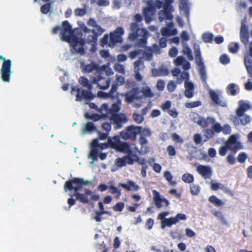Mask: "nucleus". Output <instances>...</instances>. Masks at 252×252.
<instances>
[{
  "mask_svg": "<svg viewBox=\"0 0 252 252\" xmlns=\"http://www.w3.org/2000/svg\"><path fill=\"white\" fill-rule=\"evenodd\" d=\"M147 4V6L143 10V14L145 22L150 24L153 20L152 17L156 13V10L153 0H143Z\"/></svg>",
  "mask_w": 252,
  "mask_h": 252,
  "instance_id": "obj_6",
  "label": "nucleus"
},
{
  "mask_svg": "<svg viewBox=\"0 0 252 252\" xmlns=\"http://www.w3.org/2000/svg\"><path fill=\"white\" fill-rule=\"evenodd\" d=\"M179 8L180 14L185 16L188 23H189L190 4L189 0H179Z\"/></svg>",
  "mask_w": 252,
  "mask_h": 252,
  "instance_id": "obj_13",
  "label": "nucleus"
},
{
  "mask_svg": "<svg viewBox=\"0 0 252 252\" xmlns=\"http://www.w3.org/2000/svg\"><path fill=\"white\" fill-rule=\"evenodd\" d=\"M84 128L83 129V134L91 133L96 130V127L92 122H88L84 124Z\"/></svg>",
  "mask_w": 252,
  "mask_h": 252,
  "instance_id": "obj_28",
  "label": "nucleus"
},
{
  "mask_svg": "<svg viewBox=\"0 0 252 252\" xmlns=\"http://www.w3.org/2000/svg\"><path fill=\"white\" fill-rule=\"evenodd\" d=\"M12 62H7L2 63V67L0 69L1 79L4 82H9L10 78L12 73L11 69Z\"/></svg>",
  "mask_w": 252,
  "mask_h": 252,
  "instance_id": "obj_11",
  "label": "nucleus"
},
{
  "mask_svg": "<svg viewBox=\"0 0 252 252\" xmlns=\"http://www.w3.org/2000/svg\"><path fill=\"white\" fill-rule=\"evenodd\" d=\"M132 160H133V163L134 162H138L139 164L141 165L142 166H148V165L146 164V160L145 158H139L135 152H134L132 155Z\"/></svg>",
  "mask_w": 252,
  "mask_h": 252,
  "instance_id": "obj_32",
  "label": "nucleus"
},
{
  "mask_svg": "<svg viewBox=\"0 0 252 252\" xmlns=\"http://www.w3.org/2000/svg\"><path fill=\"white\" fill-rule=\"evenodd\" d=\"M209 94L211 100L215 104L223 107H227V101L220 99L219 94L214 90H210Z\"/></svg>",
  "mask_w": 252,
  "mask_h": 252,
  "instance_id": "obj_17",
  "label": "nucleus"
},
{
  "mask_svg": "<svg viewBox=\"0 0 252 252\" xmlns=\"http://www.w3.org/2000/svg\"><path fill=\"white\" fill-rule=\"evenodd\" d=\"M118 83H114L112 84L111 86V88L109 92L108 93L105 94V97L108 98V97H113V94L116 92L117 89H118Z\"/></svg>",
  "mask_w": 252,
  "mask_h": 252,
  "instance_id": "obj_42",
  "label": "nucleus"
},
{
  "mask_svg": "<svg viewBox=\"0 0 252 252\" xmlns=\"http://www.w3.org/2000/svg\"><path fill=\"white\" fill-rule=\"evenodd\" d=\"M142 52L143 50L141 49H137L132 51L129 53V57L131 59H133L135 58L138 55H140Z\"/></svg>",
  "mask_w": 252,
  "mask_h": 252,
  "instance_id": "obj_62",
  "label": "nucleus"
},
{
  "mask_svg": "<svg viewBox=\"0 0 252 252\" xmlns=\"http://www.w3.org/2000/svg\"><path fill=\"white\" fill-rule=\"evenodd\" d=\"M51 4L50 3H47L41 6L40 11L41 13L44 14H47L51 8Z\"/></svg>",
  "mask_w": 252,
  "mask_h": 252,
  "instance_id": "obj_59",
  "label": "nucleus"
},
{
  "mask_svg": "<svg viewBox=\"0 0 252 252\" xmlns=\"http://www.w3.org/2000/svg\"><path fill=\"white\" fill-rule=\"evenodd\" d=\"M79 83L84 87L87 88L89 90L93 89L92 85L89 82V80L84 76H81L79 79Z\"/></svg>",
  "mask_w": 252,
  "mask_h": 252,
  "instance_id": "obj_31",
  "label": "nucleus"
},
{
  "mask_svg": "<svg viewBox=\"0 0 252 252\" xmlns=\"http://www.w3.org/2000/svg\"><path fill=\"white\" fill-rule=\"evenodd\" d=\"M201 105V102L200 100H197L193 102H187L185 104L186 107L188 108H192L197 107Z\"/></svg>",
  "mask_w": 252,
  "mask_h": 252,
  "instance_id": "obj_53",
  "label": "nucleus"
},
{
  "mask_svg": "<svg viewBox=\"0 0 252 252\" xmlns=\"http://www.w3.org/2000/svg\"><path fill=\"white\" fill-rule=\"evenodd\" d=\"M202 132L203 136L206 138V139L204 140V141H206L213 138L215 135V133L212 130V128L204 129L202 130Z\"/></svg>",
  "mask_w": 252,
  "mask_h": 252,
  "instance_id": "obj_35",
  "label": "nucleus"
},
{
  "mask_svg": "<svg viewBox=\"0 0 252 252\" xmlns=\"http://www.w3.org/2000/svg\"><path fill=\"white\" fill-rule=\"evenodd\" d=\"M109 191L112 194H116V198L119 199L122 195L121 191L114 185H110L109 187Z\"/></svg>",
  "mask_w": 252,
  "mask_h": 252,
  "instance_id": "obj_38",
  "label": "nucleus"
},
{
  "mask_svg": "<svg viewBox=\"0 0 252 252\" xmlns=\"http://www.w3.org/2000/svg\"><path fill=\"white\" fill-rule=\"evenodd\" d=\"M121 104V100H118L117 102L113 103L111 107L107 111V113L112 115L113 114H119L118 112L120 111V104Z\"/></svg>",
  "mask_w": 252,
  "mask_h": 252,
  "instance_id": "obj_30",
  "label": "nucleus"
},
{
  "mask_svg": "<svg viewBox=\"0 0 252 252\" xmlns=\"http://www.w3.org/2000/svg\"><path fill=\"white\" fill-rule=\"evenodd\" d=\"M148 36H144L139 39L137 43L135 44V46L138 47H144L147 44Z\"/></svg>",
  "mask_w": 252,
  "mask_h": 252,
  "instance_id": "obj_50",
  "label": "nucleus"
},
{
  "mask_svg": "<svg viewBox=\"0 0 252 252\" xmlns=\"http://www.w3.org/2000/svg\"><path fill=\"white\" fill-rule=\"evenodd\" d=\"M118 187H122L127 191H137L139 189L140 187L136 185L133 181L128 180L126 183H119Z\"/></svg>",
  "mask_w": 252,
  "mask_h": 252,
  "instance_id": "obj_21",
  "label": "nucleus"
},
{
  "mask_svg": "<svg viewBox=\"0 0 252 252\" xmlns=\"http://www.w3.org/2000/svg\"><path fill=\"white\" fill-rule=\"evenodd\" d=\"M198 72L200 76L202 82L206 83V80L207 79V75L205 65L199 66Z\"/></svg>",
  "mask_w": 252,
  "mask_h": 252,
  "instance_id": "obj_36",
  "label": "nucleus"
},
{
  "mask_svg": "<svg viewBox=\"0 0 252 252\" xmlns=\"http://www.w3.org/2000/svg\"><path fill=\"white\" fill-rule=\"evenodd\" d=\"M235 152H231L226 157V161L230 165H234L236 162Z\"/></svg>",
  "mask_w": 252,
  "mask_h": 252,
  "instance_id": "obj_48",
  "label": "nucleus"
},
{
  "mask_svg": "<svg viewBox=\"0 0 252 252\" xmlns=\"http://www.w3.org/2000/svg\"><path fill=\"white\" fill-rule=\"evenodd\" d=\"M133 119L134 121L138 124H141L144 120L143 116L137 113H134L133 114Z\"/></svg>",
  "mask_w": 252,
  "mask_h": 252,
  "instance_id": "obj_63",
  "label": "nucleus"
},
{
  "mask_svg": "<svg viewBox=\"0 0 252 252\" xmlns=\"http://www.w3.org/2000/svg\"><path fill=\"white\" fill-rule=\"evenodd\" d=\"M72 94H75L76 93V101H81L83 99L87 101H91L94 98V96L92 92V90H88L79 88L77 86H72L71 88Z\"/></svg>",
  "mask_w": 252,
  "mask_h": 252,
  "instance_id": "obj_3",
  "label": "nucleus"
},
{
  "mask_svg": "<svg viewBox=\"0 0 252 252\" xmlns=\"http://www.w3.org/2000/svg\"><path fill=\"white\" fill-rule=\"evenodd\" d=\"M140 126L131 125L127 126L125 131L120 132V136L124 140H128L131 138H135L140 132Z\"/></svg>",
  "mask_w": 252,
  "mask_h": 252,
  "instance_id": "obj_8",
  "label": "nucleus"
},
{
  "mask_svg": "<svg viewBox=\"0 0 252 252\" xmlns=\"http://www.w3.org/2000/svg\"><path fill=\"white\" fill-rule=\"evenodd\" d=\"M110 120L115 125V129H120L123 126V124L127 122V118L123 113L113 114L111 116Z\"/></svg>",
  "mask_w": 252,
  "mask_h": 252,
  "instance_id": "obj_12",
  "label": "nucleus"
},
{
  "mask_svg": "<svg viewBox=\"0 0 252 252\" xmlns=\"http://www.w3.org/2000/svg\"><path fill=\"white\" fill-rule=\"evenodd\" d=\"M116 150L122 153L126 154V155H130L132 157V155L135 152L132 151L130 149L129 144L126 142H121Z\"/></svg>",
  "mask_w": 252,
  "mask_h": 252,
  "instance_id": "obj_20",
  "label": "nucleus"
},
{
  "mask_svg": "<svg viewBox=\"0 0 252 252\" xmlns=\"http://www.w3.org/2000/svg\"><path fill=\"white\" fill-rule=\"evenodd\" d=\"M124 34V30L122 27H118L109 35L108 46L113 48L117 43H121L122 41V35Z\"/></svg>",
  "mask_w": 252,
  "mask_h": 252,
  "instance_id": "obj_7",
  "label": "nucleus"
},
{
  "mask_svg": "<svg viewBox=\"0 0 252 252\" xmlns=\"http://www.w3.org/2000/svg\"><path fill=\"white\" fill-rule=\"evenodd\" d=\"M191 193L193 195H197L200 191V187L197 185H192L190 186Z\"/></svg>",
  "mask_w": 252,
  "mask_h": 252,
  "instance_id": "obj_47",
  "label": "nucleus"
},
{
  "mask_svg": "<svg viewBox=\"0 0 252 252\" xmlns=\"http://www.w3.org/2000/svg\"><path fill=\"white\" fill-rule=\"evenodd\" d=\"M167 1V0H164V1L160 0H156L155 2H154V5L155 6V9L158 8L160 9L161 7H163V9H164V6L165 5L166 2Z\"/></svg>",
  "mask_w": 252,
  "mask_h": 252,
  "instance_id": "obj_61",
  "label": "nucleus"
},
{
  "mask_svg": "<svg viewBox=\"0 0 252 252\" xmlns=\"http://www.w3.org/2000/svg\"><path fill=\"white\" fill-rule=\"evenodd\" d=\"M182 180L186 183H191L194 181L193 176L189 173H185L182 177Z\"/></svg>",
  "mask_w": 252,
  "mask_h": 252,
  "instance_id": "obj_43",
  "label": "nucleus"
},
{
  "mask_svg": "<svg viewBox=\"0 0 252 252\" xmlns=\"http://www.w3.org/2000/svg\"><path fill=\"white\" fill-rule=\"evenodd\" d=\"M220 61L221 64L225 65L230 63V59L227 54H223L220 57Z\"/></svg>",
  "mask_w": 252,
  "mask_h": 252,
  "instance_id": "obj_55",
  "label": "nucleus"
},
{
  "mask_svg": "<svg viewBox=\"0 0 252 252\" xmlns=\"http://www.w3.org/2000/svg\"><path fill=\"white\" fill-rule=\"evenodd\" d=\"M174 32L172 33L171 27H163L161 29V33L163 36H169L171 35H175L177 33V30H173Z\"/></svg>",
  "mask_w": 252,
  "mask_h": 252,
  "instance_id": "obj_33",
  "label": "nucleus"
},
{
  "mask_svg": "<svg viewBox=\"0 0 252 252\" xmlns=\"http://www.w3.org/2000/svg\"><path fill=\"white\" fill-rule=\"evenodd\" d=\"M81 67L85 73H91L94 70H96L98 69V64L94 62H92L90 64L85 65L84 63H82Z\"/></svg>",
  "mask_w": 252,
  "mask_h": 252,
  "instance_id": "obj_23",
  "label": "nucleus"
},
{
  "mask_svg": "<svg viewBox=\"0 0 252 252\" xmlns=\"http://www.w3.org/2000/svg\"><path fill=\"white\" fill-rule=\"evenodd\" d=\"M140 131V132H139V134H140L141 136L146 137L147 136H151L152 135V132L148 128H142V127L141 126V129Z\"/></svg>",
  "mask_w": 252,
  "mask_h": 252,
  "instance_id": "obj_49",
  "label": "nucleus"
},
{
  "mask_svg": "<svg viewBox=\"0 0 252 252\" xmlns=\"http://www.w3.org/2000/svg\"><path fill=\"white\" fill-rule=\"evenodd\" d=\"M98 149L96 147L91 148V153L89 155V158H92L94 160H97Z\"/></svg>",
  "mask_w": 252,
  "mask_h": 252,
  "instance_id": "obj_51",
  "label": "nucleus"
},
{
  "mask_svg": "<svg viewBox=\"0 0 252 252\" xmlns=\"http://www.w3.org/2000/svg\"><path fill=\"white\" fill-rule=\"evenodd\" d=\"M238 107L236 110V114L239 116H243L245 113L251 108V106L249 101H245L243 100H240L238 102Z\"/></svg>",
  "mask_w": 252,
  "mask_h": 252,
  "instance_id": "obj_16",
  "label": "nucleus"
},
{
  "mask_svg": "<svg viewBox=\"0 0 252 252\" xmlns=\"http://www.w3.org/2000/svg\"><path fill=\"white\" fill-rule=\"evenodd\" d=\"M183 53L186 56L189 60L192 61L193 60L191 50L187 43H183Z\"/></svg>",
  "mask_w": 252,
  "mask_h": 252,
  "instance_id": "obj_26",
  "label": "nucleus"
},
{
  "mask_svg": "<svg viewBox=\"0 0 252 252\" xmlns=\"http://www.w3.org/2000/svg\"><path fill=\"white\" fill-rule=\"evenodd\" d=\"M190 118L199 126L200 122L201 121L202 117L199 114L195 112H192L189 114Z\"/></svg>",
  "mask_w": 252,
  "mask_h": 252,
  "instance_id": "obj_44",
  "label": "nucleus"
},
{
  "mask_svg": "<svg viewBox=\"0 0 252 252\" xmlns=\"http://www.w3.org/2000/svg\"><path fill=\"white\" fill-rule=\"evenodd\" d=\"M233 46L230 44L228 46L229 51L232 54H236L238 52L239 48V45L238 42H234L233 43Z\"/></svg>",
  "mask_w": 252,
  "mask_h": 252,
  "instance_id": "obj_52",
  "label": "nucleus"
},
{
  "mask_svg": "<svg viewBox=\"0 0 252 252\" xmlns=\"http://www.w3.org/2000/svg\"><path fill=\"white\" fill-rule=\"evenodd\" d=\"M126 164L129 165H132L133 164L132 157H130L129 155H126L122 158H118L116 159L115 164L119 168L125 166Z\"/></svg>",
  "mask_w": 252,
  "mask_h": 252,
  "instance_id": "obj_18",
  "label": "nucleus"
},
{
  "mask_svg": "<svg viewBox=\"0 0 252 252\" xmlns=\"http://www.w3.org/2000/svg\"><path fill=\"white\" fill-rule=\"evenodd\" d=\"M174 0H167L164 9L158 12V19L160 22L164 20H172L173 16L172 13L174 11V8L172 6V3Z\"/></svg>",
  "mask_w": 252,
  "mask_h": 252,
  "instance_id": "obj_5",
  "label": "nucleus"
},
{
  "mask_svg": "<svg viewBox=\"0 0 252 252\" xmlns=\"http://www.w3.org/2000/svg\"><path fill=\"white\" fill-rule=\"evenodd\" d=\"M197 171L205 179H211L212 175V169L208 165H200L197 167Z\"/></svg>",
  "mask_w": 252,
  "mask_h": 252,
  "instance_id": "obj_15",
  "label": "nucleus"
},
{
  "mask_svg": "<svg viewBox=\"0 0 252 252\" xmlns=\"http://www.w3.org/2000/svg\"><path fill=\"white\" fill-rule=\"evenodd\" d=\"M226 90L228 94L234 96L236 95L238 93L239 88L236 84L231 83L227 86Z\"/></svg>",
  "mask_w": 252,
  "mask_h": 252,
  "instance_id": "obj_24",
  "label": "nucleus"
},
{
  "mask_svg": "<svg viewBox=\"0 0 252 252\" xmlns=\"http://www.w3.org/2000/svg\"><path fill=\"white\" fill-rule=\"evenodd\" d=\"M211 128L214 133H219L222 131V126L221 125L219 122H217L215 119V122L212 125Z\"/></svg>",
  "mask_w": 252,
  "mask_h": 252,
  "instance_id": "obj_45",
  "label": "nucleus"
},
{
  "mask_svg": "<svg viewBox=\"0 0 252 252\" xmlns=\"http://www.w3.org/2000/svg\"><path fill=\"white\" fill-rule=\"evenodd\" d=\"M252 121V118L247 114H244V116H241L240 118V125L246 126L248 124H250Z\"/></svg>",
  "mask_w": 252,
  "mask_h": 252,
  "instance_id": "obj_37",
  "label": "nucleus"
},
{
  "mask_svg": "<svg viewBox=\"0 0 252 252\" xmlns=\"http://www.w3.org/2000/svg\"><path fill=\"white\" fill-rule=\"evenodd\" d=\"M250 34L248 27L244 23H241L240 31V39L245 46H247L249 42Z\"/></svg>",
  "mask_w": 252,
  "mask_h": 252,
  "instance_id": "obj_14",
  "label": "nucleus"
},
{
  "mask_svg": "<svg viewBox=\"0 0 252 252\" xmlns=\"http://www.w3.org/2000/svg\"><path fill=\"white\" fill-rule=\"evenodd\" d=\"M87 5H84V8H76L74 11V15L78 17H83L87 13Z\"/></svg>",
  "mask_w": 252,
  "mask_h": 252,
  "instance_id": "obj_40",
  "label": "nucleus"
},
{
  "mask_svg": "<svg viewBox=\"0 0 252 252\" xmlns=\"http://www.w3.org/2000/svg\"><path fill=\"white\" fill-rule=\"evenodd\" d=\"M92 184V181L84 178H74L65 182L64 189L65 192L73 191L76 200L84 204H87L89 202L87 196L79 191L83 189L84 186L91 185Z\"/></svg>",
  "mask_w": 252,
  "mask_h": 252,
  "instance_id": "obj_2",
  "label": "nucleus"
},
{
  "mask_svg": "<svg viewBox=\"0 0 252 252\" xmlns=\"http://www.w3.org/2000/svg\"><path fill=\"white\" fill-rule=\"evenodd\" d=\"M61 27V39L68 42L72 46L71 53H77L81 55H84L86 52L84 48L85 44V39L73 34L72 26L67 21H64Z\"/></svg>",
  "mask_w": 252,
  "mask_h": 252,
  "instance_id": "obj_1",
  "label": "nucleus"
},
{
  "mask_svg": "<svg viewBox=\"0 0 252 252\" xmlns=\"http://www.w3.org/2000/svg\"><path fill=\"white\" fill-rule=\"evenodd\" d=\"M68 195L70 196V198L68 199L67 203L69 204L68 209L67 210H69L71 207V206L74 205L76 203V200L75 199L73 198L74 193H72V191H69L68 193Z\"/></svg>",
  "mask_w": 252,
  "mask_h": 252,
  "instance_id": "obj_58",
  "label": "nucleus"
},
{
  "mask_svg": "<svg viewBox=\"0 0 252 252\" xmlns=\"http://www.w3.org/2000/svg\"><path fill=\"white\" fill-rule=\"evenodd\" d=\"M247 158V155L245 153L241 152L238 155L237 160L240 163H243L245 162Z\"/></svg>",
  "mask_w": 252,
  "mask_h": 252,
  "instance_id": "obj_64",
  "label": "nucleus"
},
{
  "mask_svg": "<svg viewBox=\"0 0 252 252\" xmlns=\"http://www.w3.org/2000/svg\"><path fill=\"white\" fill-rule=\"evenodd\" d=\"M114 69L116 71H117L122 74H125V70L124 66L121 64L116 63L114 66Z\"/></svg>",
  "mask_w": 252,
  "mask_h": 252,
  "instance_id": "obj_60",
  "label": "nucleus"
},
{
  "mask_svg": "<svg viewBox=\"0 0 252 252\" xmlns=\"http://www.w3.org/2000/svg\"><path fill=\"white\" fill-rule=\"evenodd\" d=\"M228 149H231V147L229 146V145H227L226 144H225V146H222L220 147L219 150V153L220 155L221 156H224L227 153V150Z\"/></svg>",
  "mask_w": 252,
  "mask_h": 252,
  "instance_id": "obj_54",
  "label": "nucleus"
},
{
  "mask_svg": "<svg viewBox=\"0 0 252 252\" xmlns=\"http://www.w3.org/2000/svg\"><path fill=\"white\" fill-rule=\"evenodd\" d=\"M104 32V30L99 25H97L94 29H93L91 31V32L94 34L97 35L98 37L99 35H101Z\"/></svg>",
  "mask_w": 252,
  "mask_h": 252,
  "instance_id": "obj_56",
  "label": "nucleus"
},
{
  "mask_svg": "<svg viewBox=\"0 0 252 252\" xmlns=\"http://www.w3.org/2000/svg\"><path fill=\"white\" fill-rule=\"evenodd\" d=\"M240 118H241V117L238 116V115L236 114V115L232 114L230 115L229 119L235 126H240Z\"/></svg>",
  "mask_w": 252,
  "mask_h": 252,
  "instance_id": "obj_46",
  "label": "nucleus"
},
{
  "mask_svg": "<svg viewBox=\"0 0 252 252\" xmlns=\"http://www.w3.org/2000/svg\"><path fill=\"white\" fill-rule=\"evenodd\" d=\"M153 201L157 208L159 209L164 206L167 207L169 205V201L162 196L157 190H153Z\"/></svg>",
  "mask_w": 252,
  "mask_h": 252,
  "instance_id": "obj_10",
  "label": "nucleus"
},
{
  "mask_svg": "<svg viewBox=\"0 0 252 252\" xmlns=\"http://www.w3.org/2000/svg\"><path fill=\"white\" fill-rule=\"evenodd\" d=\"M108 141L109 142V145L110 146V148L115 149L117 148L121 142L119 136L117 135L114 136L113 138L109 137L108 138Z\"/></svg>",
  "mask_w": 252,
  "mask_h": 252,
  "instance_id": "obj_27",
  "label": "nucleus"
},
{
  "mask_svg": "<svg viewBox=\"0 0 252 252\" xmlns=\"http://www.w3.org/2000/svg\"><path fill=\"white\" fill-rule=\"evenodd\" d=\"M138 89L134 88L132 89L129 93L126 94V101L129 103H132L134 99H140L137 96L138 94Z\"/></svg>",
  "mask_w": 252,
  "mask_h": 252,
  "instance_id": "obj_22",
  "label": "nucleus"
},
{
  "mask_svg": "<svg viewBox=\"0 0 252 252\" xmlns=\"http://www.w3.org/2000/svg\"><path fill=\"white\" fill-rule=\"evenodd\" d=\"M84 116L86 119L91 120L94 121H98L100 118V115L96 113L90 114L88 112H86Z\"/></svg>",
  "mask_w": 252,
  "mask_h": 252,
  "instance_id": "obj_41",
  "label": "nucleus"
},
{
  "mask_svg": "<svg viewBox=\"0 0 252 252\" xmlns=\"http://www.w3.org/2000/svg\"><path fill=\"white\" fill-rule=\"evenodd\" d=\"M109 35L108 34H105L103 37L100 40V45L102 47H104L106 45L108 46L109 43Z\"/></svg>",
  "mask_w": 252,
  "mask_h": 252,
  "instance_id": "obj_57",
  "label": "nucleus"
},
{
  "mask_svg": "<svg viewBox=\"0 0 252 252\" xmlns=\"http://www.w3.org/2000/svg\"><path fill=\"white\" fill-rule=\"evenodd\" d=\"M213 38L214 35L210 32H205L202 35V40L205 43H211Z\"/></svg>",
  "mask_w": 252,
  "mask_h": 252,
  "instance_id": "obj_39",
  "label": "nucleus"
},
{
  "mask_svg": "<svg viewBox=\"0 0 252 252\" xmlns=\"http://www.w3.org/2000/svg\"><path fill=\"white\" fill-rule=\"evenodd\" d=\"M169 215V212L163 211L159 213L158 216V219L160 220L161 228L164 229L167 226L170 227L172 225L176 224L177 222L174 217L166 218V217Z\"/></svg>",
  "mask_w": 252,
  "mask_h": 252,
  "instance_id": "obj_9",
  "label": "nucleus"
},
{
  "mask_svg": "<svg viewBox=\"0 0 252 252\" xmlns=\"http://www.w3.org/2000/svg\"><path fill=\"white\" fill-rule=\"evenodd\" d=\"M208 200L211 203L217 207H220L224 204L222 201L217 198L215 195H211L209 197Z\"/></svg>",
  "mask_w": 252,
  "mask_h": 252,
  "instance_id": "obj_34",
  "label": "nucleus"
},
{
  "mask_svg": "<svg viewBox=\"0 0 252 252\" xmlns=\"http://www.w3.org/2000/svg\"><path fill=\"white\" fill-rule=\"evenodd\" d=\"M244 62L248 73L252 76V59L248 55L245 56Z\"/></svg>",
  "mask_w": 252,
  "mask_h": 252,
  "instance_id": "obj_29",
  "label": "nucleus"
},
{
  "mask_svg": "<svg viewBox=\"0 0 252 252\" xmlns=\"http://www.w3.org/2000/svg\"><path fill=\"white\" fill-rule=\"evenodd\" d=\"M130 29L131 33H129L128 38L130 41H134L139 37L148 36L149 33L146 29L139 27V24L136 23H131Z\"/></svg>",
  "mask_w": 252,
  "mask_h": 252,
  "instance_id": "obj_4",
  "label": "nucleus"
},
{
  "mask_svg": "<svg viewBox=\"0 0 252 252\" xmlns=\"http://www.w3.org/2000/svg\"><path fill=\"white\" fill-rule=\"evenodd\" d=\"M215 122V118L212 117H207V118L202 117L201 121L200 122L199 126L203 128H206L210 125Z\"/></svg>",
  "mask_w": 252,
  "mask_h": 252,
  "instance_id": "obj_25",
  "label": "nucleus"
},
{
  "mask_svg": "<svg viewBox=\"0 0 252 252\" xmlns=\"http://www.w3.org/2000/svg\"><path fill=\"white\" fill-rule=\"evenodd\" d=\"M227 145L231 147L232 149L239 150L243 147L241 142L238 140V137L236 135H232L228 138L226 143Z\"/></svg>",
  "mask_w": 252,
  "mask_h": 252,
  "instance_id": "obj_19",
  "label": "nucleus"
}]
</instances>
